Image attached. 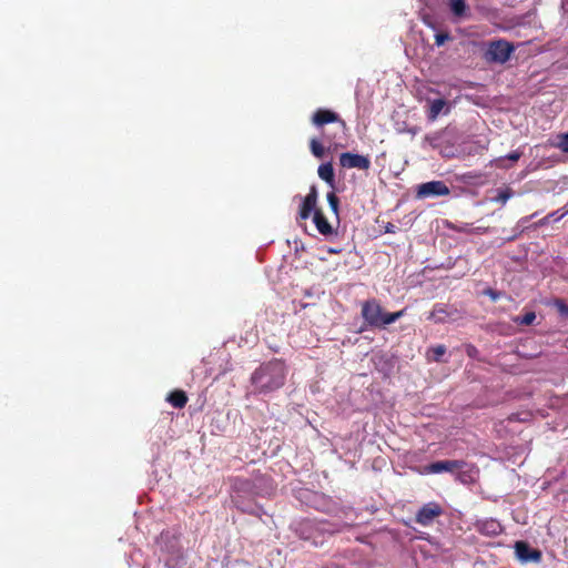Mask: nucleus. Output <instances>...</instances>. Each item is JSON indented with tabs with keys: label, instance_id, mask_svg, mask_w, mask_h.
<instances>
[{
	"label": "nucleus",
	"instance_id": "16",
	"mask_svg": "<svg viewBox=\"0 0 568 568\" xmlns=\"http://www.w3.org/2000/svg\"><path fill=\"white\" fill-rule=\"evenodd\" d=\"M317 173L323 181H325L327 184L334 187L335 174L333 164L331 162L321 164L318 166Z\"/></svg>",
	"mask_w": 568,
	"mask_h": 568
},
{
	"label": "nucleus",
	"instance_id": "23",
	"mask_svg": "<svg viewBox=\"0 0 568 568\" xmlns=\"http://www.w3.org/2000/svg\"><path fill=\"white\" fill-rule=\"evenodd\" d=\"M558 142L555 144L556 148L561 150L564 153H568V131L557 136Z\"/></svg>",
	"mask_w": 568,
	"mask_h": 568
},
{
	"label": "nucleus",
	"instance_id": "2",
	"mask_svg": "<svg viewBox=\"0 0 568 568\" xmlns=\"http://www.w3.org/2000/svg\"><path fill=\"white\" fill-rule=\"evenodd\" d=\"M405 311L387 312L377 298H369L362 303L361 315L365 324L372 328L385 329L388 325L404 316Z\"/></svg>",
	"mask_w": 568,
	"mask_h": 568
},
{
	"label": "nucleus",
	"instance_id": "26",
	"mask_svg": "<svg viewBox=\"0 0 568 568\" xmlns=\"http://www.w3.org/2000/svg\"><path fill=\"white\" fill-rule=\"evenodd\" d=\"M483 294L486 295V296H489L491 298L493 302H496L498 301L503 295L504 293L500 292V291H496L491 287H487L483 291Z\"/></svg>",
	"mask_w": 568,
	"mask_h": 568
},
{
	"label": "nucleus",
	"instance_id": "3",
	"mask_svg": "<svg viewBox=\"0 0 568 568\" xmlns=\"http://www.w3.org/2000/svg\"><path fill=\"white\" fill-rule=\"evenodd\" d=\"M294 531L301 539L318 546L323 544L325 535H333L338 529L327 520L304 518L294 524Z\"/></svg>",
	"mask_w": 568,
	"mask_h": 568
},
{
	"label": "nucleus",
	"instance_id": "22",
	"mask_svg": "<svg viewBox=\"0 0 568 568\" xmlns=\"http://www.w3.org/2000/svg\"><path fill=\"white\" fill-rule=\"evenodd\" d=\"M513 195H514V191L510 187H506L504 190L498 191V194L495 197V201L505 204Z\"/></svg>",
	"mask_w": 568,
	"mask_h": 568
},
{
	"label": "nucleus",
	"instance_id": "31",
	"mask_svg": "<svg viewBox=\"0 0 568 568\" xmlns=\"http://www.w3.org/2000/svg\"><path fill=\"white\" fill-rule=\"evenodd\" d=\"M417 523L425 525L426 524V506H423L416 514Z\"/></svg>",
	"mask_w": 568,
	"mask_h": 568
},
{
	"label": "nucleus",
	"instance_id": "15",
	"mask_svg": "<svg viewBox=\"0 0 568 568\" xmlns=\"http://www.w3.org/2000/svg\"><path fill=\"white\" fill-rule=\"evenodd\" d=\"M313 222L317 231L323 235L333 234V227L321 210L314 212Z\"/></svg>",
	"mask_w": 568,
	"mask_h": 568
},
{
	"label": "nucleus",
	"instance_id": "13",
	"mask_svg": "<svg viewBox=\"0 0 568 568\" xmlns=\"http://www.w3.org/2000/svg\"><path fill=\"white\" fill-rule=\"evenodd\" d=\"M453 475L459 483L464 485H470L476 480L477 470L474 466H469L467 464L466 467H459L458 469L454 470Z\"/></svg>",
	"mask_w": 568,
	"mask_h": 568
},
{
	"label": "nucleus",
	"instance_id": "21",
	"mask_svg": "<svg viewBox=\"0 0 568 568\" xmlns=\"http://www.w3.org/2000/svg\"><path fill=\"white\" fill-rule=\"evenodd\" d=\"M443 513V508L436 503H428V525Z\"/></svg>",
	"mask_w": 568,
	"mask_h": 568
},
{
	"label": "nucleus",
	"instance_id": "36",
	"mask_svg": "<svg viewBox=\"0 0 568 568\" xmlns=\"http://www.w3.org/2000/svg\"><path fill=\"white\" fill-rule=\"evenodd\" d=\"M532 216H534V215H531V216H526V217L521 219V220L519 221V224H524V223L528 222Z\"/></svg>",
	"mask_w": 568,
	"mask_h": 568
},
{
	"label": "nucleus",
	"instance_id": "24",
	"mask_svg": "<svg viewBox=\"0 0 568 568\" xmlns=\"http://www.w3.org/2000/svg\"><path fill=\"white\" fill-rule=\"evenodd\" d=\"M433 352V358L436 362H443V356L446 354V347L445 345H437L432 348Z\"/></svg>",
	"mask_w": 568,
	"mask_h": 568
},
{
	"label": "nucleus",
	"instance_id": "37",
	"mask_svg": "<svg viewBox=\"0 0 568 568\" xmlns=\"http://www.w3.org/2000/svg\"><path fill=\"white\" fill-rule=\"evenodd\" d=\"M419 16H420L422 20H423L424 22H426V14H425V13H423V12H420V13H419Z\"/></svg>",
	"mask_w": 568,
	"mask_h": 568
},
{
	"label": "nucleus",
	"instance_id": "1",
	"mask_svg": "<svg viewBox=\"0 0 568 568\" xmlns=\"http://www.w3.org/2000/svg\"><path fill=\"white\" fill-rule=\"evenodd\" d=\"M286 366L281 359H272L260 365L251 376L254 390L258 394H268L285 384Z\"/></svg>",
	"mask_w": 568,
	"mask_h": 568
},
{
	"label": "nucleus",
	"instance_id": "6",
	"mask_svg": "<svg viewBox=\"0 0 568 568\" xmlns=\"http://www.w3.org/2000/svg\"><path fill=\"white\" fill-rule=\"evenodd\" d=\"M311 122L315 128L321 129L322 131L323 128L329 123L336 124L337 129L341 131L343 135H345L347 131V124L345 120H343L338 113L329 109H317L313 113Z\"/></svg>",
	"mask_w": 568,
	"mask_h": 568
},
{
	"label": "nucleus",
	"instance_id": "17",
	"mask_svg": "<svg viewBox=\"0 0 568 568\" xmlns=\"http://www.w3.org/2000/svg\"><path fill=\"white\" fill-rule=\"evenodd\" d=\"M166 400L175 408H183L187 403V395L182 389H175L168 395Z\"/></svg>",
	"mask_w": 568,
	"mask_h": 568
},
{
	"label": "nucleus",
	"instance_id": "30",
	"mask_svg": "<svg viewBox=\"0 0 568 568\" xmlns=\"http://www.w3.org/2000/svg\"><path fill=\"white\" fill-rule=\"evenodd\" d=\"M555 304L561 315H568V305L562 300L557 298Z\"/></svg>",
	"mask_w": 568,
	"mask_h": 568
},
{
	"label": "nucleus",
	"instance_id": "14",
	"mask_svg": "<svg viewBox=\"0 0 568 568\" xmlns=\"http://www.w3.org/2000/svg\"><path fill=\"white\" fill-rule=\"evenodd\" d=\"M477 529L486 536H497L503 531V527L496 519H487L477 524Z\"/></svg>",
	"mask_w": 568,
	"mask_h": 568
},
{
	"label": "nucleus",
	"instance_id": "5",
	"mask_svg": "<svg viewBox=\"0 0 568 568\" xmlns=\"http://www.w3.org/2000/svg\"><path fill=\"white\" fill-rule=\"evenodd\" d=\"M515 47L506 40H494L488 43V48L484 53V59L489 63H506Z\"/></svg>",
	"mask_w": 568,
	"mask_h": 568
},
{
	"label": "nucleus",
	"instance_id": "19",
	"mask_svg": "<svg viewBox=\"0 0 568 568\" xmlns=\"http://www.w3.org/2000/svg\"><path fill=\"white\" fill-rule=\"evenodd\" d=\"M449 316L448 311L443 305H435L434 310L428 315V318L434 320L437 323L445 322L446 317Z\"/></svg>",
	"mask_w": 568,
	"mask_h": 568
},
{
	"label": "nucleus",
	"instance_id": "8",
	"mask_svg": "<svg viewBox=\"0 0 568 568\" xmlns=\"http://www.w3.org/2000/svg\"><path fill=\"white\" fill-rule=\"evenodd\" d=\"M467 463L465 460L458 459H444L428 463V474H442L449 473L454 474V470L459 467H466Z\"/></svg>",
	"mask_w": 568,
	"mask_h": 568
},
{
	"label": "nucleus",
	"instance_id": "34",
	"mask_svg": "<svg viewBox=\"0 0 568 568\" xmlns=\"http://www.w3.org/2000/svg\"><path fill=\"white\" fill-rule=\"evenodd\" d=\"M550 217L549 215L545 216L544 219H541L540 221H538L537 223L534 224V227H538V226H541V225H545L549 222Z\"/></svg>",
	"mask_w": 568,
	"mask_h": 568
},
{
	"label": "nucleus",
	"instance_id": "27",
	"mask_svg": "<svg viewBox=\"0 0 568 568\" xmlns=\"http://www.w3.org/2000/svg\"><path fill=\"white\" fill-rule=\"evenodd\" d=\"M448 40H453L452 36L448 32H438L435 36V44L437 47L443 45Z\"/></svg>",
	"mask_w": 568,
	"mask_h": 568
},
{
	"label": "nucleus",
	"instance_id": "32",
	"mask_svg": "<svg viewBox=\"0 0 568 568\" xmlns=\"http://www.w3.org/2000/svg\"><path fill=\"white\" fill-rule=\"evenodd\" d=\"M568 214V209L561 213L559 211L551 212L549 215L550 219H554L555 221L561 220L564 216Z\"/></svg>",
	"mask_w": 568,
	"mask_h": 568
},
{
	"label": "nucleus",
	"instance_id": "12",
	"mask_svg": "<svg viewBox=\"0 0 568 568\" xmlns=\"http://www.w3.org/2000/svg\"><path fill=\"white\" fill-rule=\"evenodd\" d=\"M317 202V191L315 186H312L308 194L304 197L301 209H300V217L301 220H307L311 216L312 212H315Z\"/></svg>",
	"mask_w": 568,
	"mask_h": 568
},
{
	"label": "nucleus",
	"instance_id": "25",
	"mask_svg": "<svg viewBox=\"0 0 568 568\" xmlns=\"http://www.w3.org/2000/svg\"><path fill=\"white\" fill-rule=\"evenodd\" d=\"M327 201H328V204H329L331 209L337 214L338 205H339V200L336 196V194L334 192H329L327 194Z\"/></svg>",
	"mask_w": 568,
	"mask_h": 568
},
{
	"label": "nucleus",
	"instance_id": "29",
	"mask_svg": "<svg viewBox=\"0 0 568 568\" xmlns=\"http://www.w3.org/2000/svg\"><path fill=\"white\" fill-rule=\"evenodd\" d=\"M233 487L236 490H245L246 488L251 487V481L247 479L236 478Z\"/></svg>",
	"mask_w": 568,
	"mask_h": 568
},
{
	"label": "nucleus",
	"instance_id": "20",
	"mask_svg": "<svg viewBox=\"0 0 568 568\" xmlns=\"http://www.w3.org/2000/svg\"><path fill=\"white\" fill-rule=\"evenodd\" d=\"M535 320H536L535 312H527L525 315L517 316L516 318H514V322L519 324V325H527L528 326V325H531Z\"/></svg>",
	"mask_w": 568,
	"mask_h": 568
},
{
	"label": "nucleus",
	"instance_id": "4",
	"mask_svg": "<svg viewBox=\"0 0 568 568\" xmlns=\"http://www.w3.org/2000/svg\"><path fill=\"white\" fill-rule=\"evenodd\" d=\"M324 143L327 144V151L329 152H335L341 148H345V144L341 141V138L337 136V133H329L323 130L321 133V140L313 138L310 141V149L315 158L322 159L325 155Z\"/></svg>",
	"mask_w": 568,
	"mask_h": 568
},
{
	"label": "nucleus",
	"instance_id": "28",
	"mask_svg": "<svg viewBox=\"0 0 568 568\" xmlns=\"http://www.w3.org/2000/svg\"><path fill=\"white\" fill-rule=\"evenodd\" d=\"M521 155H523V152L514 151V152H510L509 154H507L504 158L497 159L496 162H503L505 160H509L511 162H517L521 158Z\"/></svg>",
	"mask_w": 568,
	"mask_h": 568
},
{
	"label": "nucleus",
	"instance_id": "10",
	"mask_svg": "<svg viewBox=\"0 0 568 568\" xmlns=\"http://www.w3.org/2000/svg\"><path fill=\"white\" fill-rule=\"evenodd\" d=\"M452 110V103L444 98L434 100L428 99V120H435L440 115H446Z\"/></svg>",
	"mask_w": 568,
	"mask_h": 568
},
{
	"label": "nucleus",
	"instance_id": "35",
	"mask_svg": "<svg viewBox=\"0 0 568 568\" xmlns=\"http://www.w3.org/2000/svg\"><path fill=\"white\" fill-rule=\"evenodd\" d=\"M442 154H443L444 156H447V158H449V156H454V152H453L450 149H449L448 151H444V152H442Z\"/></svg>",
	"mask_w": 568,
	"mask_h": 568
},
{
	"label": "nucleus",
	"instance_id": "11",
	"mask_svg": "<svg viewBox=\"0 0 568 568\" xmlns=\"http://www.w3.org/2000/svg\"><path fill=\"white\" fill-rule=\"evenodd\" d=\"M447 6L455 21H462L471 16L466 0H448Z\"/></svg>",
	"mask_w": 568,
	"mask_h": 568
},
{
	"label": "nucleus",
	"instance_id": "38",
	"mask_svg": "<svg viewBox=\"0 0 568 568\" xmlns=\"http://www.w3.org/2000/svg\"><path fill=\"white\" fill-rule=\"evenodd\" d=\"M516 237H517V234L511 235V236H509V237L507 239V241H513V240H515Z\"/></svg>",
	"mask_w": 568,
	"mask_h": 568
},
{
	"label": "nucleus",
	"instance_id": "9",
	"mask_svg": "<svg viewBox=\"0 0 568 568\" xmlns=\"http://www.w3.org/2000/svg\"><path fill=\"white\" fill-rule=\"evenodd\" d=\"M515 551L521 562H539L541 560V551L530 547L526 541H516Z\"/></svg>",
	"mask_w": 568,
	"mask_h": 568
},
{
	"label": "nucleus",
	"instance_id": "7",
	"mask_svg": "<svg viewBox=\"0 0 568 568\" xmlns=\"http://www.w3.org/2000/svg\"><path fill=\"white\" fill-rule=\"evenodd\" d=\"M339 165L344 169H358L366 171L371 168V160L365 155L344 152L339 155Z\"/></svg>",
	"mask_w": 568,
	"mask_h": 568
},
{
	"label": "nucleus",
	"instance_id": "39",
	"mask_svg": "<svg viewBox=\"0 0 568 568\" xmlns=\"http://www.w3.org/2000/svg\"><path fill=\"white\" fill-rule=\"evenodd\" d=\"M427 26L435 29V26L430 21L427 22Z\"/></svg>",
	"mask_w": 568,
	"mask_h": 568
},
{
	"label": "nucleus",
	"instance_id": "33",
	"mask_svg": "<svg viewBox=\"0 0 568 568\" xmlns=\"http://www.w3.org/2000/svg\"><path fill=\"white\" fill-rule=\"evenodd\" d=\"M417 196L418 197H424L426 196V183H422L418 185V189H417Z\"/></svg>",
	"mask_w": 568,
	"mask_h": 568
},
{
	"label": "nucleus",
	"instance_id": "18",
	"mask_svg": "<svg viewBox=\"0 0 568 568\" xmlns=\"http://www.w3.org/2000/svg\"><path fill=\"white\" fill-rule=\"evenodd\" d=\"M449 189L443 181H430L428 182V196H442L447 195Z\"/></svg>",
	"mask_w": 568,
	"mask_h": 568
}]
</instances>
